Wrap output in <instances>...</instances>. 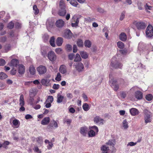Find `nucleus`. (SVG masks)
<instances>
[{"instance_id": "obj_1", "label": "nucleus", "mask_w": 153, "mask_h": 153, "mask_svg": "<svg viewBox=\"0 0 153 153\" xmlns=\"http://www.w3.org/2000/svg\"><path fill=\"white\" fill-rule=\"evenodd\" d=\"M111 66L115 69L122 68L123 65L120 62L117 61L116 58L114 57L111 59Z\"/></svg>"}, {"instance_id": "obj_2", "label": "nucleus", "mask_w": 153, "mask_h": 153, "mask_svg": "<svg viewBox=\"0 0 153 153\" xmlns=\"http://www.w3.org/2000/svg\"><path fill=\"white\" fill-rule=\"evenodd\" d=\"M90 130L88 132L89 137H94L98 132V127L96 126H93L90 128Z\"/></svg>"}, {"instance_id": "obj_3", "label": "nucleus", "mask_w": 153, "mask_h": 153, "mask_svg": "<svg viewBox=\"0 0 153 153\" xmlns=\"http://www.w3.org/2000/svg\"><path fill=\"white\" fill-rule=\"evenodd\" d=\"M146 36L148 37H152L153 36V27L151 25H149L146 30Z\"/></svg>"}, {"instance_id": "obj_4", "label": "nucleus", "mask_w": 153, "mask_h": 153, "mask_svg": "<svg viewBox=\"0 0 153 153\" xmlns=\"http://www.w3.org/2000/svg\"><path fill=\"white\" fill-rule=\"evenodd\" d=\"M111 84V86L113 88L114 91H117L119 89V86L118 84H117V81L114 80L113 79H111L109 81Z\"/></svg>"}, {"instance_id": "obj_5", "label": "nucleus", "mask_w": 153, "mask_h": 153, "mask_svg": "<svg viewBox=\"0 0 153 153\" xmlns=\"http://www.w3.org/2000/svg\"><path fill=\"white\" fill-rule=\"evenodd\" d=\"M150 112H148L147 110H145L144 111L145 122L146 124L150 123L151 121V116Z\"/></svg>"}, {"instance_id": "obj_6", "label": "nucleus", "mask_w": 153, "mask_h": 153, "mask_svg": "<svg viewBox=\"0 0 153 153\" xmlns=\"http://www.w3.org/2000/svg\"><path fill=\"white\" fill-rule=\"evenodd\" d=\"M37 70L39 75L45 74L47 71V68L43 65H39L37 68Z\"/></svg>"}, {"instance_id": "obj_7", "label": "nucleus", "mask_w": 153, "mask_h": 153, "mask_svg": "<svg viewBox=\"0 0 153 153\" xmlns=\"http://www.w3.org/2000/svg\"><path fill=\"white\" fill-rule=\"evenodd\" d=\"M134 24L136 26L137 29L139 30L144 29L146 26V23L143 22H137Z\"/></svg>"}, {"instance_id": "obj_8", "label": "nucleus", "mask_w": 153, "mask_h": 153, "mask_svg": "<svg viewBox=\"0 0 153 153\" xmlns=\"http://www.w3.org/2000/svg\"><path fill=\"white\" fill-rule=\"evenodd\" d=\"M48 57L49 60L51 61H55L56 58V56L55 53L52 51L48 53Z\"/></svg>"}, {"instance_id": "obj_9", "label": "nucleus", "mask_w": 153, "mask_h": 153, "mask_svg": "<svg viewBox=\"0 0 153 153\" xmlns=\"http://www.w3.org/2000/svg\"><path fill=\"white\" fill-rule=\"evenodd\" d=\"M19 61L18 59H13L10 62V66L17 67L19 66Z\"/></svg>"}, {"instance_id": "obj_10", "label": "nucleus", "mask_w": 153, "mask_h": 153, "mask_svg": "<svg viewBox=\"0 0 153 153\" xmlns=\"http://www.w3.org/2000/svg\"><path fill=\"white\" fill-rule=\"evenodd\" d=\"M55 24L57 27L61 28L64 26L65 25V22L62 19H59L56 22Z\"/></svg>"}, {"instance_id": "obj_11", "label": "nucleus", "mask_w": 153, "mask_h": 153, "mask_svg": "<svg viewBox=\"0 0 153 153\" xmlns=\"http://www.w3.org/2000/svg\"><path fill=\"white\" fill-rule=\"evenodd\" d=\"M25 67L22 64L19 65L18 71L20 74H24L25 72Z\"/></svg>"}, {"instance_id": "obj_12", "label": "nucleus", "mask_w": 153, "mask_h": 153, "mask_svg": "<svg viewBox=\"0 0 153 153\" xmlns=\"http://www.w3.org/2000/svg\"><path fill=\"white\" fill-rule=\"evenodd\" d=\"M130 112L132 116L137 115L139 114L138 110L136 108H132L130 109Z\"/></svg>"}, {"instance_id": "obj_13", "label": "nucleus", "mask_w": 153, "mask_h": 153, "mask_svg": "<svg viewBox=\"0 0 153 153\" xmlns=\"http://www.w3.org/2000/svg\"><path fill=\"white\" fill-rule=\"evenodd\" d=\"M75 68L79 71H82L84 68L83 65L81 62H79L76 65Z\"/></svg>"}, {"instance_id": "obj_14", "label": "nucleus", "mask_w": 153, "mask_h": 153, "mask_svg": "<svg viewBox=\"0 0 153 153\" xmlns=\"http://www.w3.org/2000/svg\"><path fill=\"white\" fill-rule=\"evenodd\" d=\"M143 93L140 91H137L135 93V96L138 100H141L142 99Z\"/></svg>"}, {"instance_id": "obj_15", "label": "nucleus", "mask_w": 153, "mask_h": 153, "mask_svg": "<svg viewBox=\"0 0 153 153\" xmlns=\"http://www.w3.org/2000/svg\"><path fill=\"white\" fill-rule=\"evenodd\" d=\"M50 80L47 79H42L41 81V83L42 84L45 86H48L50 85Z\"/></svg>"}, {"instance_id": "obj_16", "label": "nucleus", "mask_w": 153, "mask_h": 153, "mask_svg": "<svg viewBox=\"0 0 153 153\" xmlns=\"http://www.w3.org/2000/svg\"><path fill=\"white\" fill-rule=\"evenodd\" d=\"M50 118L49 117L44 118L41 121V123L42 125H47L50 123Z\"/></svg>"}, {"instance_id": "obj_17", "label": "nucleus", "mask_w": 153, "mask_h": 153, "mask_svg": "<svg viewBox=\"0 0 153 153\" xmlns=\"http://www.w3.org/2000/svg\"><path fill=\"white\" fill-rule=\"evenodd\" d=\"M59 71L62 74L66 73L67 72V69L66 66L64 65H61L59 68Z\"/></svg>"}, {"instance_id": "obj_18", "label": "nucleus", "mask_w": 153, "mask_h": 153, "mask_svg": "<svg viewBox=\"0 0 153 153\" xmlns=\"http://www.w3.org/2000/svg\"><path fill=\"white\" fill-rule=\"evenodd\" d=\"M88 128L86 127H82L80 129V133L84 136H85L87 133Z\"/></svg>"}, {"instance_id": "obj_19", "label": "nucleus", "mask_w": 153, "mask_h": 153, "mask_svg": "<svg viewBox=\"0 0 153 153\" xmlns=\"http://www.w3.org/2000/svg\"><path fill=\"white\" fill-rule=\"evenodd\" d=\"M45 143L46 144L47 143L48 144V145L47 146V148L49 150L51 149L53 146V145L52 142L49 141L48 140H45Z\"/></svg>"}, {"instance_id": "obj_20", "label": "nucleus", "mask_w": 153, "mask_h": 153, "mask_svg": "<svg viewBox=\"0 0 153 153\" xmlns=\"http://www.w3.org/2000/svg\"><path fill=\"white\" fill-rule=\"evenodd\" d=\"M64 98V97L63 96L60 95L59 93L58 94H57V102L58 103L62 102Z\"/></svg>"}, {"instance_id": "obj_21", "label": "nucleus", "mask_w": 153, "mask_h": 153, "mask_svg": "<svg viewBox=\"0 0 153 153\" xmlns=\"http://www.w3.org/2000/svg\"><path fill=\"white\" fill-rule=\"evenodd\" d=\"M109 150V147L105 145H103L101 147V150L102 151V153H108Z\"/></svg>"}, {"instance_id": "obj_22", "label": "nucleus", "mask_w": 153, "mask_h": 153, "mask_svg": "<svg viewBox=\"0 0 153 153\" xmlns=\"http://www.w3.org/2000/svg\"><path fill=\"white\" fill-rule=\"evenodd\" d=\"M94 121L95 122H96V123H101L102 124L104 120L103 119H101L99 116H96L94 118Z\"/></svg>"}, {"instance_id": "obj_23", "label": "nucleus", "mask_w": 153, "mask_h": 153, "mask_svg": "<svg viewBox=\"0 0 153 153\" xmlns=\"http://www.w3.org/2000/svg\"><path fill=\"white\" fill-rule=\"evenodd\" d=\"M66 13V11L65 9H60L58 12L59 15L62 16H64Z\"/></svg>"}, {"instance_id": "obj_24", "label": "nucleus", "mask_w": 153, "mask_h": 153, "mask_svg": "<svg viewBox=\"0 0 153 153\" xmlns=\"http://www.w3.org/2000/svg\"><path fill=\"white\" fill-rule=\"evenodd\" d=\"M46 25L47 28H51L53 25V22L51 20L48 19L47 20L46 22Z\"/></svg>"}, {"instance_id": "obj_25", "label": "nucleus", "mask_w": 153, "mask_h": 153, "mask_svg": "<svg viewBox=\"0 0 153 153\" xmlns=\"http://www.w3.org/2000/svg\"><path fill=\"white\" fill-rule=\"evenodd\" d=\"M29 71L30 74L32 75H33L35 74L36 70L35 67L33 65H31L30 66Z\"/></svg>"}, {"instance_id": "obj_26", "label": "nucleus", "mask_w": 153, "mask_h": 153, "mask_svg": "<svg viewBox=\"0 0 153 153\" xmlns=\"http://www.w3.org/2000/svg\"><path fill=\"white\" fill-rule=\"evenodd\" d=\"M25 105V101L24 100V96L23 94L20 95L19 99V105L20 106H24Z\"/></svg>"}, {"instance_id": "obj_27", "label": "nucleus", "mask_w": 153, "mask_h": 153, "mask_svg": "<svg viewBox=\"0 0 153 153\" xmlns=\"http://www.w3.org/2000/svg\"><path fill=\"white\" fill-rule=\"evenodd\" d=\"M36 92L35 90L31 89L29 91L30 97H34L36 94Z\"/></svg>"}, {"instance_id": "obj_28", "label": "nucleus", "mask_w": 153, "mask_h": 153, "mask_svg": "<svg viewBox=\"0 0 153 153\" xmlns=\"http://www.w3.org/2000/svg\"><path fill=\"white\" fill-rule=\"evenodd\" d=\"M80 54L82 57L83 59H87L88 58V55L86 52L81 51Z\"/></svg>"}, {"instance_id": "obj_29", "label": "nucleus", "mask_w": 153, "mask_h": 153, "mask_svg": "<svg viewBox=\"0 0 153 153\" xmlns=\"http://www.w3.org/2000/svg\"><path fill=\"white\" fill-rule=\"evenodd\" d=\"M52 124L53 126H51L50 124L48 125V127L50 128H51V127H53V126H54L55 128H56L58 127V124L54 120H52Z\"/></svg>"}, {"instance_id": "obj_30", "label": "nucleus", "mask_w": 153, "mask_h": 153, "mask_svg": "<svg viewBox=\"0 0 153 153\" xmlns=\"http://www.w3.org/2000/svg\"><path fill=\"white\" fill-rule=\"evenodd\" d=\"M59 7L60 9H65V4L62 0L60 1L59 2Z\"/></svg>"}, {"instance_id": "obj_31", "label": "nucleus", "mask_w": 153, "mask_h": 153, "mask_svg": "<svg viewBox=\"0 0 153 153\" xmlns=\"http://www.w3.org/2000/svg\"><path fill=\"white\" fill-rule=\"evenodd\" d=\"M84 45L86 47L89 48L91 46V43L89 40H86L85 42Z\"/></svg>"}, {"instance_id": "obj_32", "label": "nucleus", "mask_w": 153, "mask_h": 153, "mask_svg": "<svg viewBox=\"0 0 153 153\" xmlns=\"http://www.w3.org/2000/svg\"><path fill=\"white\" fill-rule=\"evenodd\" d=\"M82 108L83 110L85 111H88L90 109L88 104L86 103L83 104L82 105Z\"/></svg>"}, {"instance_id": "obj_33", "label": "nucleus", "mask_w": 153, "mask_h": 153, "mask_svg": "<svg viewBox=\"0 0 153 153\" xmlns=\"http://www.w3.org/2000/svg\"><path fill=\"white\" fill-rule=\"evenodd\" d=\"M65 36L67 37H71L72 33L70 30H66L65 32Z\"/></svg>"}, {"instance_id": "obj_34", "label": "nucleus", "mask_w": 153, "mask_h": 153, "mask_svg": "<svg viewBox=\"0 0 153 153\" xmlns=\"http://www.w3.org/2000/svg\"><path fill=\"white\" fill-rule=\"evenodd\" d=\"M81 60V58L79 54L77 53L75 57L74 61L75 62H80Z\"/></svg>"}, {"instance_id": "obj_35", "label": "nucleus", "mask_w": 153, "mask_h": 153, "mask_svg": "<svg viewBox=\"0 0 153 153\" xmlns=\"http://www.w3.org/2000/svg\"><path fill=\"white\" fill-rule=\"evenodd\" d=\"M36 139V142L38 143L39 144L41 145L43 142V140L42 137H37L36 139H34V140Z\"/></svg>"}, {"instance_id": "obj_36", "label": "nucleus", "mask_w": 153, "mask_h": 153, "mask_svg": "<svg viewBox=\"0 0 153 153\" xmlns=\"http://www.w3.org/2000/svg\"><path fill=\"white\" fill-rule=\"evenodd\" d=\"M127 95V92L125 91H121L120 92V96L122 99H124Z\"/></svg>"}, {"instance_id": "obj_37", "label": "nucleus", "mask_w": 153, "mask_h": 153, "mask_svg": "<svg viewBox=\"0 0 153 153\" xmlns=\"http://www.w3.org/2000/svg\"><path fill=\"white\" fill-rule=\"evenodd\" d=\"M77 44L79 47H82L83 46V42L81 39H79L77 42Z\"/></svg>"}, {"instance_id": "obj_38", "label": "nucleus", "mask_w": 153, "mask_h": 153, "mask_svg": "<svg viewBox=\"0 0 153 153\" xmlns=\"http://www.w3.org/2000/svg\"><path fill=\"white\" fill-rule=\"evenodd\" d=\"M153 98L152 95L150 94H147L145 97L146 99L148 101H151L152 99Z\"/></svg>"}, {"instance_id": "obj_39", "label": "nucleus", "mask_w": 153, "mask_h": 153, "mask_svg": "<svg viewBox=\"0 0 153 153\" xmlns=\"http://www.w3.org/2000/svg\"><path fill=\"white\" fill-rule=\"evenodd\" d=\"M63 39H57L56 40V44L57 45L59 46H61L63 42Z\"/></svg>"}, {"instance_id": "obj_40", "label": "nucleus", "mask_w": 153, "mask_h": 153, "mask_svg": "<svg viewBox=\"0 0 153 153\" xmlns=\"http://www.w3.org/2000/svg\"><path fill=\"white\" fill-rule=\"evenodd\" d=\"M7 76L5 73L1 72L0 74V79H3L7 77Z\"/></svg>"}, {"instance_id": "obj_41", "label": "nucleus", "mask_w": 153, "mask_h": 153, "mask_svg": "<svg viewBox=\"0 0 153 153\" xmlns=\"http://www.w3.org/2000/svg\"><path fill=\"white\" fill-rule=\"evenodd\" d=\"M13 125L14 126H17L18 125H19L17 127V128H18L19 126L20 123L19 121L17 119H15L13 120Z\"/></svg>"}, {"instance_id": "obj_42", "label": "nucleus", "mask_w": 153, "mask_h": 153, "mask_svg": "<svg viewBox=\"0 0 153 153\" xmlns=\"http://www.w3.org/2000/svg\"><path fill=\"white\" fill-rule=\"evenodd\" d=\"M117 46L119 48L123 49L124 47V44L121 42H118L117 43Z\"/></svg>"}, {"instance_id": "obj_43", "label": "nucleus", "mask_w": 153, "mask_h": 153, "mask_svg": "<svg viewBox=\"0 0 153 153\" xmlns=\"http://www.w3.org/2000/svg\"><path fill=\"white\" fill-rule=\"evenodd\" d=\"M10 144V142L8 141H5L2 144V147L5 149H7V146Z\"/></svg>"}, {"instance_id": "obj_44", "label": "nucleus", "mask_w": 153, "mask_h": 153, "mask_svg": "<svg viewBox=\"0 0 153 153\" xmlns=\"http://www.w3.org/2000/svg\"><path fill=\"white\" fill-rule=\"evenodd\" d=\"M74 22H75L74 23H71V26L73 27H76L78 26V23L79 22V19L77 18L76 21L74 20Z\"/></svg>"}, {"instance_id": "obj_45", "label": "nucleus", "mask_w": 153, "mask_h": 153, "mask_svg": "<svg viewBox=\"0 0 153 153\" xmlns=\"http://www.w3.org/2000/svg\"><path fill=\"white\" fill-rule=\"evenodd\" d=\"M70 3L71 5L75 7H77L78 4L77 2L75 0H71Z\"/></svg>"}, {"instance_id": "obj_46", "label": "nucleus", "mask_w": 153, "mask_h": 153, "mask_svg": "<svg viewBox=\"0 0 153 153\" xmlns=\"http://www.w3.org/2000/svg\"><path fill=\"white\" fill-rule=\"evenodd\" d=\"M33 9L34 11V14L35 15H37L39 13V10L37 8V6L36 5H34L33 6Z\"/></svg>"}, {"instance_id": "obj_47", "label": "nucleus", "mask_w": 153, "mask_h": 153, "mask_svg": "<svg viewBox=\"0 0 153 153\" xmlns=\"http://www.w3.org/2000/svg\"><path fill=\"white\" fill-rule=\"evenodd\" d=\"M123 126L125 129H127L128 127V122L126 120H125L123 121Z\"/></svg>"}, {"instance_id": "obj_48", "label": "nucleus", "mask_w": 153, "mask_h": 153, "mask_svg": "<svg viewBox=\"0 0 153 153\" xmlns=\"http://www.w3.org/2000/svg\"><path fill=\"white\" fill-rule=\"evenodd\" d=\"M53 98L52 96H49L46 100L48 102L51 103L53 102Z\"/></svg>"}, {"instance_id": "obj_49", "label": "nucleus", "mask_w": 153, "mask_h": 153, "mask_svg": "<svg viewBox=\"0 0 153 153\" xmlns=\"http://www.w3.org/2000/svg\"><path fill=\"white\" fill-rule=\"evenodd\" d=\"M55 80L58 81L61 80V76L59 73H58L57 74L56 77L55 78Z\"/></svg>"}, {"instance_id": "obj_50", "label": "nucleus", "mask_w": 153, "mask_h": 153, "mask_svg": "<svg viewBox=\"0 0 153 153\" xmlns=\"http://www.w3.org/2000/svg\"><path fill=\"white\" fill-rule=\"evenodd\" d=\"M14 26V23L12 22H10L8 25L7 27L9 29L13 28Z\"/></svg>"}, {"instance_id": "obj_51", "label": "nucleus", "mask_w": 153, "mask_h": 153, "mask_svg": "<svg viewBox=\"0 0 153 153\" xmlns=\"http://www.w3.org/2000/svg\"><path fill=\"white\" fill-rule=\"evenodd\" d=\"M54 39H50V45L53 47H55V46Z\"/></svg>"}, {"instance_id": "obj_52", "label": "nucleus", "mask_w": 153, "mask_h": 153, "mask_svg": "<svg viewBox=\"0 0 153 153\" xmlns=\"http://www.w3.org/2000/svg\"><path fill=\"white\" fill-rule=\"evenodd\" d=\"M120 38H126V34L124 32L121 33L119 36Z\"/></svg>"}, {"instance_id": "obj_53", "label": "nucleus", "mask_w": 153, "mask_h": 153, "mask_svg": "<svg viewBox=\"0 0 153 153\" xmlns=\"http://www.w3.org/2000/svg\"><path fill=\"white\" fill-rule=\"evenodd\" d=\"M66 49L68 51H70L72 49V46L68 44L66 45Z\"/></svg>"}, {"instance_id": "obj_54", "label": "nucleus", "mask_w": 153, "mask_h": 153, "mask_svg": "<svg viewBox=\"0 0 153 153\" xmlns=\"http://www.w3.org/2000/svg\"><path fill=\"white\" fill-rule=\"evenodd\" d=\"M56 52L58 54H60L62 53V49L59 48H58L55 49Z\"/></svg>"}, {"instance_id": "obj_55", "label": "nucleus", "mask_w": 153, "mask_h": 153, "mask_svg": "<svg viewBox=\"0 0 153 153\" xmlns=\"http://www.w3.org/2000/svg\"><path fill=\"white\" fill-rule=\"evenodd\" d=\"M6 64L5 60L3 59H0V66H2Z\"/></svg>"}, {"instance_id": "obj_56", "label": "nucleus", "mask_w": 153, "mask_h": 153, "mask_svg": "<svg viewBox=\"0 0 153 153\" xmlns=\"http://www.w3.org/2000/svg\"><path fill=\"white\" fill-rule=\"evenodd\" d=\"M33 150L36 152L37 153H41V151L39 150V148L38 147L36 146H34V148L33 149Z\"/></svg>"}, {"instance_id": "obj_57", "label": "nucleus", "mask_w": 153, "mask_h": 153, "mask_svg": "<svg viewBox=\"0 0 153 153\" xmlns=\"http://www.w3.org/2000/svg\"><path fill=\"white\" fill-rule=\"evenodd\" d=\"M125 12L124 11L120 15V20L121 21H122L123 20L125 17Z\"/></svg>"}, {"instance_id": "obj_58", "label": "nucleus", "mask_w": 153, "mask_h": 153, "mask_svg": "<svg viewBox=\"0 0 153 153\" xmlns=\"http://www.w3.org/2000/svg\"><path fill=\"white\" fill-rule=\"evenodd\" d=\"M72 120L71 119H68L67 120H63V123H66L68 125H70L71 122Z\"/></svg>"}, {"instance_id": "obj_59", "label": "nucleus", "mask_w": 153, "mask_h": 153, "mask_svg": "<svg viewBox=\"0 0 153 153\" xmlns=\"http://www.w3.org/2000/svg\"><path fill=\"white\" fill-rule=\"evenodd\" d=\"M10 73L12 75H14L16 73V70L13 68L11 70Z\"/></svg>"}, {"instance_id": "obj_60", "label": "nucleus", "mask_w": 153, "mask_h": 153, "mask_svg": "<svg viewBox=\"0 0 153 153\" xmlns=\"http://www.w3.org/2000/svg\"><path fill=\"white\" fill-rule=\"evenodd\" d=\"M59 87V84H54L53 86V88L54 89H58Z\"/></svg>"}, {"instance_id": "obj_61", "label": "nucleus", "mask_w": 153, "mask_h": 153, "mask_svg": "<svg viewBox=\"0 0 153 153\" xmlns=\"http://www.w3.org/2000/svg\"><path fill=\"white\" fill-rule=\"evenodd\" d=\"M34 97H30V99L29 100V102L31 105H33V101L34 99L33 98Z\"/></svg>"}, {"instance_id": "obj_62", "label": "nucleus", "mask_w": 153, "mask_h": 153, "mask_svg": "<svg viewBox=\"0 0 153 153\" xmlns=\"http://www.w3.org/2000/svg\"><path fill=\"white\" fill-rule=\"evenodd\" d=\"M74 56V54L73 53H71L68 55V58L70 60L73 59Z\"/></svg>"}, {"instance_id": "obj_63", "label": "nucleus", "mask_w": 153, "mask_h": 153, "mask_svg": "<svg viewBox=\"0 0 153 153\" xmlns=\"http://www.w3.org/2000/svg\"><path fill=\"white\" fill-rule=\"evenodd\" d=\"M97 10L98 12L101 13H103L105 12V11L104 10V9L101 8H98Z\"/></svg>"}, {"instance_id": "obj_64", "label": "nucleus", "mask_w": 153, "mask_h": 153, "mask_svg": "<svg viewBox=\"0 0 153 153\" xmlns=\"http://www.w3.org/2000/svg\"><path fill=\"white\" fill-rule=\"evenodd\" d=\"M15 27L17 28H19L21 27V25L18 22H16L15 24Z\"/></svg>"}]
</instances>
